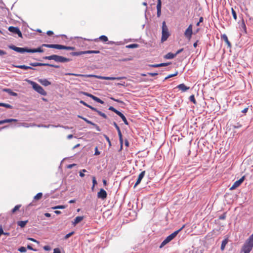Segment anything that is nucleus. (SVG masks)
I'll use <instances>...</instances> for the list:
<instances>
[{"mask_svg": "<svg viewBox=\"0 0 253 253\" xmlns=\"http://www.w3.org/2000/svg\"><path fill=\"white\" fill-rule=\"evenodd\" d=\"M175 56H176V54L172 53L171 52H169L168 54H167L166 55H165L164 57L166 59H173Z\"/></svg>", "mask_w": 253, "mask_h": 253, "instance_id": "obj_22", "label": "nucleus"}, {"mask_svg": "<svg viewBox=\"0 0 253 253\" xmlns=\"http://www.w3.org/2000/svg\"><path fill=\"white\" fill-rule=\"evenodd\" d=\"M221 39H222L223 40H224L225 42L227 44V45L229 47H231V44L230 42L229 41V40L228 39V37L226 36V35L223 34V35H221Z\"/></svg>", "mask_w": 253, "mask_h": 253, "instance_id": "obj_20", "label": "nucleus"}, {"mask_svg": "<svg viewBox=\"0 0 253 253\" xmlns=\"http://www.w3.org/2000/svg\"><path fill=\"white\" fill-rule=\"evenodd\" d=\"M28 223V220L25 221H18L17 223V225L20 226L21 228H23L25 226L26 224Z\"/></svg>", "mask_w": 253, "mask_h": 253, "instance_id": "obj_25", "label": "nucleus"}, {"mask_svg": "<svg viewBox=\"0 0 253 253\" xmlns=\"http://www.w3.org/2000/svg\"><path fill=\"white\" fill-rule=\"evenodd\" d=\"M93 126L95 127V128L96 129V130L97 131H101V129L100 128V127H99V126H98L96 124H95V125H93Z\"/></svg>", "mask_w": 253, "mask_h": 253, "instance_id": "obj_61", "label": "nucleus"}, {"mask_svg": "<svg viewBox=\"0 0 253 253\" xmlns=\"http://www.w3.org/2000/svg\"><path fill=\"white\" fill-rule=\"evenodd\" d=\"M39 82L44 86H48L51 84V83L49 82L47 79H39Z\"/></svg>", "mask_w": 253, "mask_h": 253, "instance_id": "obj_18", "label": "nucleus"}, {"mask_svg": "<svg viewBox=\"0 0 253 253\" xmlns=\"http://www.w3.org/2000/svg\"><path fill=\"white\" fill-rule=\"evenodd\" d=\"M151 67H154V68H157V67H161V65L160 64H153V65H150Z\"/></svg>", "mask_w": 253, "mask_h": 253, "instance_id": "obj_55", "label": "nucleus"}, {"mask_svg": "<svg viewBox=\"0 0 253 253\" xmlns=\"http://www.w3.org/2000/svg\"><path fill=\"white\" fill-rule=\"evenodd\" d=\"M65 208V206H57L53 208V209H63Z\"/></svg>", "mask_w": 253, "mask_h": 253, "instance_id": "obj_44", "label": "nucleus"}, {"mask_svg": "<svg viewBox=\"0 0 253 253\" xmlns=\"http://www.w3.org/2000/svg\"><path fill=\"white\" fill-rule=\"evenodd\" d=\"M145 174V171H142L139 175L138 177L137 178V180L134 186V187L135 188L137 185H138L141 182L142 178L144 177Z\"/></svg>", "mask_w": 253, "mask_h": 253, "instance_id": "obj_16", "label": "nucleus"}, {"mask_svg": "<svg viewBox=\"0 0 253 253\" xmlns=\"http://www.w3.org/2000/svg\"><path fill=\"white\" fill-rule=\"evenodd\" d=\"M232 14L233 15V18L235 20L237 19V15L235 11L233 9V8H232Z\"/></svg>", "mask_w": 253, "mask_h": 253, "instance_id": "obj_42", "label": "nucleus"}, {"mask_svg": "<svg viewBox=\"0 0 253 253\" xmlns=\"http://www.w3.org/2000/svg\"><path fill=\"white\" fill-rule=\"evenodd\" d=\"M119 140H120V143L121 145H122L123 142V136H122V135H119Z\"/></svg>", "mask_w": 253, "mask_h": 253, "instance_id": "obj_57", "label": "nucleus"}, {"mask_svg": "<svg viewBox=\"0 0 253 253\" xmlns=\"http://www.w3.org/2000/svg\"><path fill=\"white\" fill-rule=\"evenodd\" d=\"M92 183H93V185H92V189H93L94 186L95 185L97 184V181L96 180V178L94 176H93L92 177Z\"/></svg>", "mask_w": 253, "mask_h": 253, "instance_id": "obj_37", "label": "nucleus"}, {"mask_svg": "<svg viewBox=\"0 0 253 253\" xmlns=\"http://www.w3.org/2000/svg\"><path fill=\"white\" fill-rule=\"evenodd\" d=\"M42 193H38L35 197L34 199L35 200H38L42 198Z\"/></svg>", "mask_w": 253, "mask_h": 253, "instance_id": "obj_32", "label": "nucleus"}, {"mask_svg": "<svg viewBox=\"0 0 253 253\" xmlns=\"http://www.w3.org/2000/svg\"><path fill=\"white\" fill-rule=\"evenodd\" d=\"M21 207L20 205H18L15 206V207L11 210V212L12 213H15L17 211L19 210V208Z\"/></svg>", "mask_w": 253, "mask_h": 253, "instance_id": "obj_31", "label": "nucleus"}, {"mask_svg": "<svg viewBox=\"0 0 253 253\" xmlns=\"http://www.w3.org/2000/svg\"><path fill=\"white\" fill-rule=\"evenodd\" d=\"M0 106L4 107L7 108L12 109V106L10 105V104L4 103H0Z\"/></svg>", "mask_w": 253, "mask_h": 253, "instance_id": "obj_30", "label": "nucleus"}, {"mask_svg": "<svg viewBox=\"0 0 253 253\" xmlns=\"http://www.w3.org/2000/svg\"><path fill=\"white\" fill-rule=\"evenodd\" d=\"M76 165L75 164H70V165H69L68 166H67V168L68 169H72V168H73L74 166H75Z\"/></svg>", "mask_w": 253, "mask_h": 253, "instance_id": "obj_62", "label": "nucleus"}, {"mask_svg": "<svg viewBox=\"0 0 253 253\" xmlns=\"http://www.w3.org/2000/svg\"><path fill=\"white\" fill-rule=\"evenodd\" d=\"M118 115L119 116L122 118V120L123 121V122H124V123L126 125H128V123L126 118L121 112H120L119 113H118Z\"/></svg>", "mask_w": 253, "mask_h": 253, "instance_id": "obj_23", "label": "nucleus"}, {"mask_svg": "<svg viewBox=\"0 0 253 253\" xmlns=\"http://www.w3.org/2000/svg\"><path fill=\"white\" fill-rule=\"evenodd\" d=\"M87 107L90 108L92 111L96 112L97 113V111H98V110L97 109H96L95 108H94L89 105H88V106Z\"/></svg>", "mask_w": 253, "mask_h": 253, "instance_id": "obj_47", "label": "nucleus"}, {"mask_svg": "<svg viewBox=\"0 0 253 253\" xmlns=\"http://www.w3.org/2000/svg\"><path fill=\"white\" fill-rule=\"evenodd\" d=\"M170 64V63H161L160 65H161V67H163V66H167L169 65Z\"/></svg>", "mask_w": 253, "mask_h": 253, "instance_id": "obj_54", "label": "nucleus"}, {"mask_svg": "<svg viewBox=\"0 0 253 253\" xmlns=\"http://www.w3.org/2000/svg\"><path fill=\"white\" fill-rule=\"evenodd\" d=\"M104 136L105 138L106 139V140H107V141L108 142L109 146H111V143L109 138L105 134H104Z\"/></svg>", "mask_w": 253, "mask_h": 253, "instance_id": "obj_46", "label": "nucleus"}, {"mask_svg": "<svg viewBox=\"0 0 253 253\" xmlns=\"http://www.w3.org/2000/svg\"><path fill=\"white\" fill-rule=\"evenodd\" d=\"M27 81L32 86L33 88L37 92L42 95H46V92L39 84L30 80H28Z\"/></svg>", "mask_w": 253, "mask_h": 253, "instance_id": "obj_7", "label": "nucleus"}, {"mask_svg": "<svg viewBox=\"0 0 253 253\" xmlns=\"http://www.w3.org/2000/svg\"><path fill=\"white\" fill-rule=\"evenodd\" d=\"M183 48H181V49H180L176 51V52L175 53V54H176V56L177 54H179V53H181L182 51H183Z\"/></svg>", "mask_w": 253, "mask_h": 253, "instance_id": "obj_59", "label": "nucleus"}, {"mask_svg": "<svg viewBox=\"0 0 253 253\" xmlns=\"http://www.w3.org/2000/svg\"><path fill=\"white\" fill-rule=\"evenodd\" d=\"M53 253H61V252L59 248H55L53 250Z\"/></svg>", "mask_w": 253, "mask_h": 253, "instance_id": "obj_49", "label": "nucleus"}, {"mask_svg": "<svg viewBox=\"0 0 253 253\" xmlns=\"http://www.w3.org/2000/svg\"><path fill=\"white\" fill-rule=\"evenodd\" d=\"M253 248V234L246 241L242 248L243 253H250Z\"/></svg>", "mask_w": 253, "mask_h": 253, "instance_id": "obj_3", "label": "nucleus"}, {"mask_svg": "<svg viewBox=\"0 0 253 253\" xmlns=\"http://www.w3.org/2000/svg\"><path fill=\"white\" fill-rule=\"evenodd\" d=\"M30 65L33 67H37V66H48V67H52L55 68H59L60 66L59 65H53L50 64L48 63H38V62H35V63H31Z\"/></svg>", "mask_w": 253, "mask_h": 253, "instance_id": "obj_10", "label": "nucleus"}, {"mask_svg": "<svg viewBox=\"0 0 253 253\" xmlns=\"http://www.w3.org/2000/svg\"><path fill=\"white\" fill-rule=\"evenodd\" d=\"M42 45L41 47H39L35 49H29L27 47L22 48L17 47L14 45H10L8 46V47L10 49H11L17 52H19L21 53L26 52L29 53H35V52H43V50L42 49Z\"/></svg>", "mask_w": 253, "mask_h": 253, "instance_id": "obj_1", "label": "nucleus"}, {"mask_svg": "<svg viewBox=\"0 0 253 253\" xmlns=\"http://www.w3.org/2000/svg\"><path fill=\"white\" fill-rule=\"evenodd\" d=\"M99 39L100 40H101L102 41H103V42H106L108 41V38L106 36H104V35L101 36L99 37Z\"/></svg>", "mask_w": 253, "mask_h": 253, "instance_id": "obj_33", "label": "nucleus"}, {"mask_svg": "<svg viewBox=\"0 0 253 253\" xmlns=\"http://www.w3.org/2000/svg\"><path fill=\"white\" fill-rule=\"evenodd\" d=\"M110 99L114 101H116V102H119V103H123L124 104V102L119 100V99H115V98L114 97H111Z\"/></svg>", "mask_w": 253, "mask_h": 253, "instance_id": "obj_43", "label": "nucleus"}, {"mask_svg": "<svg viewBox=\"0 0 253 253\" xmlns=\"http://www.w3.org/2000/svg\"><path fill=\"white\" fill-rule=\"evenodd\" d=\"M148 74L152 77H154V76L157 75L158 73H148Z\"/></svg>", "mask_w": 253, "mask_h": 253, "instance_id": "obj_63", "label": "nucleus"}, {"mask_svg": "<svg viewBox=\"0 0 253 253\" xmlns=\"http://www.w3.org/2000/svg\"><path fill=\"white\" fill-rule=\"evenodd\" d=\"M80 93L84 95H85L86 96H88V97H89L91 98L93 100H94V101H96L98 103H99L100 104H103L104 103V101H103L100 98H99L97 97H96L95 96H94L92 94H90V93H89L88 92H84V91H81V92H80Z\"/></svg>", "mask_w": 253, "mask_h": 253, "instance_id": "obj_11", "label": "nucleus"}, {"mask_svg": "<svg viewBox=\"0 0 253 253\" xmlns=\"http://www.w3.org/2000/svg\"><path fill=\"white\" fill-rule=\"evenodd\" d=\"M86 170L85 169H82L80 172V176L82 177H83L84 176V172H86Z\"/></svg>", "mask_w": 253, "mask_h": 253, "instance_id": "obj_40", "label": "nucleus"}, {"mask_svg": "<svg viewBox=\"0 0 253 253\" xmlns=\"http://www.w3.org/2000/svg\"><path fill=\"white\" fill-rule=\"evenodd\" d=\"M8 30L13 33L16 34L20 38L22 37V34L18 27H15L13 26H10L8 28Z\"/></svg>", "mask_w": 253, "mask_h": 253, "instance_id": "obj_13", "label": "nucleus"}, {"mask_svg": "<svg viewBox=\"0 0 253 253\" xmlns=\"http://www.w3.org/2000/svg\"><path fill=\"white\" fill-rule=\"evenodd\" d=\"M176 88L181 90L182 92H185L189 89V87L186 86L184 84H181L177 86Z\"/></svg>", "mask_w": 253, "mask_h": 253, "instance_id": "obj_17", "label": "nucleus"}, {"mask_svg": "<svg viewBox=\"0 0 253 253\" xmlns=\"http://www.w3.org/2000/svg\"><path fill=\"white\" fill-rule=\"evenodd\" d=\"M100 51L99 50H86V51H82L79 52H72L70 53V54L72 56H79L83 54H90V53H99Z\"/></svg>", "mask_w": 253, "mask_h": 253, "instance_id": "obj_9", "label": "nucleus"}, {"mask_svg": "<svg viewBox=\"0 0 253 253\" xmlns=\"http://www.w3.org/2000/svg\"><path fill=\"white\" fill-rule=\"evenodd\" d=\"M193 33L192 25L190 24L184 32V36L186 38L190 40Z\"/></svg>", "mask_w": 253, "mask_h": 253, "instance_id": "obj_12", "label": "nucleus"}, {"mask_svg": "<svg viewBox=\"0 0 253 253\" xmlns=\"http://www.w3.org/2000/svg\"><path fill=\"white\" fill-rule=\"evenodd\" d=\"M244 180V177H242L241 178H240L239 180L235 181L233 185L231 186V187L230 188V190H234L239 187L241 183L243 182Z\"/></svg>", "mask_w": 253, "mask_h": 253, "instance_id": "obj_15", "label": "nucleus"}, {"mask_svg": "<svg viewBox=\"0 0 253 253\" xmlns=\"http://www.w3.org/2000/svg\"><path fill=\"white\" fill-rule=\"evenodd\" d=\"M84 219V216H77L74 221H73V224L75 226L77 224L79 223V222H80L81 221H82Z\"/></svg>", "mask_w": 253, "mask_h": 253, "instance_id": "obj_19", "label": "nucleus"}, {"mask_svg": "<svg viewBox=\"0 0 253 253\" xmlns=\"http://www.w3.org/2000/svg\"><path fill=\"white\" fill-rule=\"evenodd\" d=\"M65 75L69 76H74L76 77H94L99 79L102 80H120L122 79H126L125 77H103L100 76H94L92 75H83V74H74V73H66Z\"/></svg>", "mask_w": 253, "mask_h": 253, "instance_id": "obj_2", "label": "nucleus"}, {"mask_svg": "<svg viewBox=\"0 0 253 253\" xmlns=\"http://www.w3.org/2000/svg\"><path fill=\"white\" fill-rule=\"evenodd\" d=\"M17 121V120L15 119H8L3 120V124L7 123H10L12 122H16Z\"/></svg>", "mask_w": 253, "mask_h": 253, "instance_id": "obj_29", "label": "nucleus"}, {"mask_svg": "<svg viewBox=\"0 0 253 253\" xmlns=\"http://www.w3.org/2000/svg\"><path fill=\"white\" fill-rule=\"evenodd\" d=\"M4 91L8 93L10 95L13 96H16L17 95V94L16 92H14L12 91L9 88H5L3 90Z\"/></svg>", "mask_w": 253, "mask_h": 253, "instance_id": "obj_21", "label": "nucleus"}, {"mask_svg": "<svg viewBox=\"0 0 253 253\" xmlns=\"http://www.w3.org/2000/svg\"><path fill=\"white\" fill-rule=\"evenodd\" d=\"M97 113L99 115H100V116L102 117L104 119H107V116L105 114L101 112V111H97Z\"/></svg>", "mask_w": 253, "mask_h": 253, "instance_id": "obj_36", "label": "nucleus"}, {"mask_svg": "<svg viewBox=\"0 0 253 253\" xmlns=\"http://www.w3.org/2000/svg\"><path fill=\"white\" fill-rule=\"evenodd\" d=\"M162 2L161 1H158L157 4V10H161Z\"/></svg>", "mask_w": 253, "mask_h": 253, "instance_id": "obj_38", "label": "nucleus"}, {"mask_svg": "<svg viewBox=\"0 0 253 253\" xmlns=\"http://www.w3.org/2000/svg\"><path fill=\"white\" fill-rule=\"evenodd\" d=\"M162 38L161 41L162 42L166 41L169 38V34L168 30V28L166 25L165 21H163L162 23Z\"/></svg>", "mask_w": 253, "mask_h": 253, "instance_id": "obj_8", "label": "nucleus"}, {"mask_svg": "<svg viewBox=\"0 0 253 253\" xmlns=\"http://www.w3.org/2000/svg\"><path fill=\"white\" fill-rule=\"evenodd\" d=\"M138 46H139V45L136 43L130 44H129V45H127L126 46V47L127 48H137V47H138Z\"/></svg>", "mask_w": 253, "mask_h": 253, "instance_id": "obj_28", "label": "nucleus"}, {"mask_svg": "<svg viewBox=\"0 0 253 253\" xmlns=\"http://www.w3.org/2000/svg\"><path fill=\"white\" fill-rule=\"evenodd\" d=\"M109 110H110V111H113L114 112H115L116 114H117V115L118 114V113H119L120 111H118L117 110H116L115 108H114L112 106H110L109 107Z\"/></svg>", "mask_w": 253, "mask_h": 253, "instance_id": "obj_35", "label": "nucleus"}, {"mask_svg": "<svg viewBox=\"0 0 253 253\" xmlns=\"http://www.w3.org/2000/svg\"><path fill=\"white\" fill-rule=\"evenodd\" d=\"M189 100L192 102L194 104H196L197 103L196 99L195 98V96L194 95H191L189 97Z\"/></svg>", "mask_w": 253, "mask_h": 253, "instance_id": "obj_34", "label": "nucleus"}, {"mask_svg": "<svg viewBox=\"0 0 253 253\" xmlns=\"http://www.w3.org/2000/svg\"><path fill=\"white\" fill-rule=\"evenodd\" d=\"M6 54V53L5 51H4V50L0 49V55L1 56V55H5Z\"/></svg>", "mask_w": 253, "mask_h": 253, "instance_id": "obj_60", "label": "nucleus"}, {"mask_svg": "<svg viewBox=\"0 0 253 253\" xmlns=\"http://www.w3.org/2000/svg\"><path fill=\"white\" fill-rule=\"evenodd\" d=\"M185 227V225H183L182 227L180 228L179 229L174 231L173 233L168 236L161 243L160 247L162 248L165 245H166L167 244L169 243L170 241H171L172 240H173L178 234V233L182 230Z\"/></svg>", "mask_w": 253, "mask_h": 253, "instance_id": "obj_6", "label": "nucleus"}, {"mask_svg": "<svg viewBox=\"0 0 253 253\" xmlns=\"http://www.w3.org/2000/svg\"><path fill=\"white\" fill-rule=\"evenodd\" d=\"M80 103L83 105H84V106H86V107H88V104H87V103H86L84 101H83V100H81L80 101Z\"/></svg>", "mask_w": 253, "mask_h": 253, "instance_id": "obj_52", "label": "nucleus"}, {"mask_svg": "<svg viewBox=\"0 0 253 253\" xmlns=\"http://www.w3.org/2000/svg\"><path fill=\"white\" fill-rule=\"evenodd\" d=\"M74 233V232H70L68 234H67L64 237V239H68L70 237H71L72 235H73Z\"/></svg>", "mask_w": 253, "mask_h": 253, "instance_id": "obj_41", "label": "nucleus"}, {"mask_svg": "<svg viewBox=\"0 0 253 253\" xmlns=\"http://www.w3.org/2000/svg\"><path fill=\"white\" fill-rule=\"evenodd\" d=\"M113 124L114 126L115 127H116L117 130L119 129L120 128L119 126H118V125H117V124L116 122H113Z\"/></svg>", "mask_w": 253, "mask_h": 253, "instance_id": "obj_58", "label": "nucleus"}, {"mask_svg": "<svg viewBox=\"0 0 253 253\" xmlns=\"http://www.w3.org/2000/svg\"><path fill=\"white\" fill-rule=\"evenodd\" d=\"M99 154H100V152L98 151V150H97V147H96V148H95V154H94V155H99Z\"/></svg>", "mask_w": 253, "mask_h": 253, "instance_id": "obj_64", "label": "nucleus"}, {"mask_svg": "<svg viewBox=\"0 0 253 253\" xmlns=\"http://www.w3.org/2000/svg\"><path fill=\"white\" fill-rule=\"evenodd\" d=\"M157 15L158 17H160L161 15V10H157Z\"/></svg>", "mask_w": 253, "mask_h": 253, "instance_id": "obj_56", "label": "nucleus"}, {"mask_svg": "<svg viewBox=\"0 0 253 253\" xmlns=\"http://www.w3.org/2000/svg\"><path fill=\"white\" fill-rule=\"evenodd\" d=\"M78 117L79 118H81L82 119H83V120H84L85 122H86V123L88 122V120H87L86 118H84L81 116H80V115H78Z\"/></svg>", "mask_w": 253, "mask_h": 253, "instance_id": "obj_50", "label": "nucleus"}, {"mask_svg": "<svg viewBox=\"0 0 253 253\" xmlns=\"http://www.w3.org/2000/svg\"><path fill=\"white\" fill-rule=\"evenodd\" d=\"M43 249L45 250V251H50L51 250V248L50 246H45L43 247Z\"/></svg>", "mask_w": 253, "mask_h": 253, "instance_id": "obj_48", "label": "nucleus"}, {"mask_svg": "<svg viewBox=\"0 0 253 253\" xmlns=\"http://www.w3.org/2000/svg\"><path fill=\"white\" fill-rule=\"evenodd\" d=\"M42 46H45L48 48H55L58 49H66L70 50H74L75 49V47L73 46H67L61 44H42Z\"/></svg>", "mask_w": 253, "mask_h": 253, "instance_id": "obj_5", "label": "nucleus"}, {"mask_svg": "<svg viewBox=\"0 0 253 253\" xmlns=\"http://www.w3.org/2000/svg\"><path fill=\"white\" fill-rule=\"evenodd\" d=\"M228 240L227 238L226 239H225L224 240H223L222 242V244H221V251H223L225 249V247L226 246V245H227V244L228 243Z\"/></svg>", "mask_w": 253, "mask_h": 253, "instance_id": "obj_24", "label": "nucleus"}, {"mask_svg": "<svg viewBox=\"0 0 253 253\" xmlns=\"http://www.w3.org/2000/svg\"><path fill=\"white\" fill-rule=\"evenodd\" d=\"M36 126V125L34 124H28L25 123H22L19 124V126H24L25 127H30V126Z\"/></svg>", "mask_w": 253, "mask_h": 253, "instance_id": "obj_26", "label": "nucleus"}, {"mask_svg": "<svg viewBox=\"0 0 253 253\" xmlns=\"http://www.w3.org/2000/svg\"><path fill=\"white\" fill-rule=\"evenodd\" d=\"M38 127H49L50 126H52L51 125H48V126H46V125H39L37 126Z\"/></svg>", "mask_w": 253, "mask_h": 253, "instance_id": "obj_53", "label": "nucleus"}, {"mask_svg": "<svg viewBox=\"0 0 253 253\" xmlns=\"http://www.w3.org/2000/svg\"><path fill=\"white\" fill-rule=\"evenodd\" d=\"M178 74V72H176L175 73L173 74H170L168 76H167V77L165 78V80H167L170 78H171V77H174L175 76H176Z\"/></svg>", "mask_w": 253, "mask_h": 253, "instance_id": "obj_39", "label": "nucleus"}, {"mask_svg": "<svg viewBox=\"0 0 253 253\" xmlns=\"http://www.w3.org/2000/svg\"><path fill=\"white\" fill-rule=\"evenodd\" d=\"M43 59L47 60H53L57 63H66L71 61V59L70 58L56 54H53L48 56H44L43 57Z\"/></svg>", "mask_w": 253, "mask_h": 253, "instance_id": "obj_4", "label": "nucleus"}, {"mask_svg": "<svg viewBox=\"0 0 253 253\" xmlns=\"http://www.w3.org/2000/svg\"><path fill=\"white\" fill-rule=\"evenodd\" d=\"M18 251L20 252L24 253L26 252V249L24 247H21L18 249Z\"/></svg>", "mask_w": 253, "mask_h": 253, "instance_id": "obj_45", "label": "nucleus"}, {"mask_svg": "<svg viewBox=\"0 0 253 253\" xmlns=\"http://www.w3.org/2000/svg\"><path fill=\"white\" fill-rule=\"evenodd\" d=\"M98 198L104 200L107 197V193L103 189H101L97 193Z\"/></svg>", "mask_w": 253, "mask_h": 253, "instance_id": "obj_14", "label": "nucleus"}, {"mask_svg": "<svg viewBox=\"0 0 253 253\" xmlns=\"http://www.w3.org/2000/svg\"><path fill=\"white\" fill-rule=\"evenodd\" d=\"M15 67L17 68H19L24 69V70H27V69L34 70L35 69L31 67L26 66V65H18V66H16Z\"/></svg>", "mask_w": 253, "mask_h": 253, "instance_id": "obj_27", "label": "nucleus"}, {"mask_svg": "<svg viewBox=\"0 0 253 253\" xmlns=\"http://www.w3.org/2000/svg\"><path fill=\"white\" fill-rule=\"evenodd\" d=\"M225 218H226V215H225V213H223V214L219 216V218L220 219H222V220L224 219Z\"/></svg>", "mask_w": 253, "mask_h": 253, "instance_id": "obj_51", "label": "nucleus"}]
</instances>
